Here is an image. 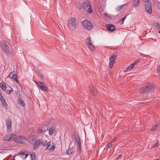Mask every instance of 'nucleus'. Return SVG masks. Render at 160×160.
I'll list each match as a JSON object with an SVG mask.
<instances>
[{
    "label": "nucleus",
    "instance_id": "1",
    "mask_svg": "<svg viewBox=\"0 0 160 160\" xmlns=\"http://www.w3.org/2000/svg\"><path fill=\"white\" fill-rule=\"evenodd\" d=\"M154 88V84L152 82L145 84L140 88L139 92L141 93L146 94L147 92H153Z\"/></svg>",
    "mask_w": 160,
    "mask_h": 160
},
{
    "label": "nucleus",
    "instance_id": "2",
    "mask_svg": "<svg viewBox=\"0 0 160 160\" xmlns=\"http://www.w3.org/2000/svg\"><path fill=\"white\" fill-rule=\"evenodd\" d=\"M1 46L4 52L8 54L12 52L11 45L8 42L2 41L1 42Z\"/></svg>",
    "mask_w": 160,
    "mask_h": 160
},
{
    "label": "nucleus",
    "instance_id": "3",
    "mask_svg": "<svg viewBox=\"0 0 160 160\" xmlns=\"http://www.w3.org/2000/svg\"><path fill=\"white\" fill-rule=\"evenodd\" d=\"M68 27L72 31L74 30L77 28V21L75 18L71 17L68 20Z\"/></svg>",
    "mask_w": 160,
    "mask_h": 160
},
{
    "label": "nucleus",
    "instance_id": "4",
    "mask_svg": "<svg viewBox=\"0 0 160 160\" xmlns=\"http://www.w3.org/2000/svg\"><path fill=\"white\" fill-rule=\"evenodd\" d=\"M82 6L85 11L88 13L92 12V8L91 4L89 2L87 1L84 2L82 4Z\"/></svg>",
    "mask_w": 160,
    "mask_h": 160
},
{
    "label": "nucleus",
    "instance_id": "5",
    "mask_svg": "<svg viewBox=\"0 0 160 160\" xmlns=\"http://www.w3.org/2000/svg\"><path fill=\"white\" fill-rule=\"evenodd\" d=\"M82 25L85 28L88 30H91L93 27L91 22L88 20H86L83 21Z\"/></svg>",
    "mask_w": 160,
    "mask_h": 160
},
{
    "label": "nucleus",
    "instance_id": "6",
    "mask_svg": "<svg viewBox=\"0 0 160 160\" xmlns=\"http://www.w3.org/2000/svg\"><path fill=\"white\" fill-rule=\"evenodd\" d=\"M26 140V138L23 136H20L18 138H15L13 139L14 141L17 142L21 143H23Z\"/></svg>",
    "mask_w": 160,
    "mask_h": 160
},
{
    "label": "nucleus",
    "instance_id": "7",
    "mask_svg": "<svg viewBox=\"0 0 160 160\" xmlns=\"http://www.w3.org/2000/svg\"><path fill=\"white\" fill-rule=\"evenodd\" d=\"M116 55L115 54H113L112 55V56L110 58L109 65V67L110 68H111L112 67L115 62V60H116Z\"/></svg>",
    "mask_w": 160,
    "mask_h": 160
},
{
    "label": "nucleus",
    "instance_id": "8",
    "mask_svg": "<svg viewBox=\"0 0 160 160\" xmlns=\"http://www.w3.org/2000/svg\"><path fill=\"white\" fill-rule=\"evenodd\" d=\"M42 139L37 140L33 145V149L35 150L37 149L41 145Z\"/></svg>",
    "mask_w": 160,
    "mask_h": 160
},
{
    "label": "nucleus",
    "instance_id": "9",
    "mask_svg": "<svg viewBox=\"0 0 160 160\" xmlns=\"http://www.w3.org/2000/svg\"><path fill=\"white\" fill-rule=\"evenodd\" d=\"M145 5V9L147 12L151 14L152 13V11L151 8V4L150 2H147Z\"/></svg>",
    "mask_w": 160,
    "mask_h": 160
},
{
    "label": "nucleus",
    "instance_id": "10",
    "mask_svg": "<svg viewBox=\"0 0 160 160\" xmlns=\"http://www.w3.org/2000/svg\"><path fill=\"white\" fill-rule=\"evenodd\" d=\"M15 136V134L14 133H12L11 135H6L4 137L3 140L6 141H10L12 138H14Z\"/></svg>",
    "mask_w": 160,
    "mask_h": 160
},
{
    "label": "nucleus",
    "instance_id": "11",
    "mask_svg": "<svg viewBox=\"0 0 160 160\" xmlns=\"http://www.w3.org/2000/svg\"><path fill=\"white\" fill-rule=\"evenodd\" d=\"M39 83L41 84L39 85L38 88L43 91H46L48 89V88L45 83L43 82H39Z\"/></svg>",
    "mask_w": 160,
    "mask_h": 160
},
{
    "label": "nucleus",
    "instance_id": "12",
    "mask_svg": "<svg viewBox=\"0 0 160 160\" xmlns=\"http://www.w3.org/2000/svg\"><path fill=\"white\" fill-rule=\"evenodd\" d=\"M74 138L76 141L77 142V145L79 149L80 150L81 149V141L80 139V138L78 135H75Z\"/></svg>",
    "mask_w": 160,
    "mask_h": 160
},
{
    "label": "nucleus",
    "instance_id": "13",
    "mask_svg": "<svg viewBox=\"0 0 160 160\" xmlns=\"http://www.w3.org/2000/svg\"><path fill=\"white\" fill-rule=\"evenodd\" d=\"M106 28L110 32H113L115 30V26L112 24H109L106 25Z\"/></svg>",
    "mask_w": 160,
    "mask_h": 160
},
{
    "label": "nucleus",
    "instance_id": "14",
    "mask_svg": "<svg viewBox=\"0 0 160 160\" xmlns=\"http://www.w3.org/2000/svg\"><path fill=\"white\" fill-rule=\"evenodd\" d=\"M28 152L27 151H25L24 152H21V153H19L18 154V156L20 155V157L22 158H25V159H26L27 157L28 156Z\"/></svg>",
    "mask_w": 160,
    "mask_h": 160
},
{
    "label": "nucleus",
    "instance_id": "15",
    "mask_svg": "<svg viewBox=\"0 0 160 160\" xmlns=\"http://www.w3.org/2000/svg\"><path fill=\"white\" fill-rule=\"evenodd\" d=\"M6 125L8 129V132H9L11 131L12 127V123L11 120L8 118L6 121Z\"/></svg>",
    "mask_w": 160,
    "mask_h": 160
},
{
    "label": "nucleus",
    "instance_id": "16",
    "mask_svg": "<svg viewBox=\"0 0 160 160\" xmlns=\"http://www.w3.org/2000/svg\"><path fill=\"white\" fill-rule=\"evenodd\" d=\"M51 143L50 141L47 142V141H43L42 140V139L41 144L43 146H44V147L45 146H47V148L46 149V150H47L49 146H50Z\"/></svg>",
    "mask_w": 160,
    "mask_h": 160
},
{
    "label": "nucleus",
    "instance_id": "17",
    "mask_svg": "<svg viewBox=\"0 0 160 160\" xmlns=\"http://www.w3.org/2000/svg\"><path fill=\"white\" fill-rule=\"evenodd\" d=\"M71 142L70 143L69 148L68 149V150L66 152V153L68 155H71V154L73 152V149L72 148V146H71Z\"/></svg>",
    "mask_w": 160,
    "mask_h": 160
},
{
    "label": "nucleus",
    "instance_id": "18",
    "mask_svg": "<svg viewBox=\"0 0 160 160\" xmlns=\"http://www.w3.org/2000/svg\"><path fill=\"white\" fill-rule=\"evenodd\" d=\"M36 138L35 136L31 135L29 137L28 140L29 142L31 144H33Z\"/></svg>",
    "mask_w": 160,
    "mask_h": 160
},
{
    "label": "nucleus",
    "instance_id": "19",
    "mask_svg": "<svg viewBox=\"0 0 160 160\" xmlns=\"http://www.w3.org/2000/svg\"><path fill=\"white\" fill-rule=\"evenodd\" d=\"M56 130V128L55 127H52L50 128L49 129V134L52 135Z\"/></svg>",
    "mask_w": 160,
    "mask_h": 160
},
{
    "label": "nucleus",
    "instance_id": "20",
    "mask_svg": "<svg viewBox=\"0 0 160 160\" xmlns=\"http://www.w3.org/2000/svg\"><path fill=\"white\" fill-rule=\"evenodd\" d=\"M0 87L3 91H5L7 88L6 84L3 82H2L1 83Z\"/></svg>",
    "mask_w": 160,
    "mask_h": 160
},
{
    "label": "nucleus",
    "instance_id": "21",
    "mask_svg": "<svg viewBox=\"0 0 160 160\" xmlns=\"http://www.w3.org/2000/svg\"><path fill=\"white\" fill-rule=\"evenodd\" d=\"M2 104L3 107L6 108V109L8 108V106L6 102V101L4 98L1 100Z\"/></svg>",
    "mask_w": 160,
    "mask_h": 160
},
{
    "label": "nucleus",
    "instance_id": "22",
    "mask_svg": "<svg viewBox=\"0 0 160 160\" xmlns=\"http://www.w3.org/2000/svg\"><path fill=\"white\" fill-rule=\"evenodd\" d=\"M18 104L22 105V106H25V103L21 99H19L18 100Z\"/></svg>",
    "mask_w": 160,
    "mask_h": 160
},
{
    "label": "nucleus",
    "instance_id": "23",
    "mask_svg": "<svg viewBox=\"0 0 160 160\" xmlns=\"http://www.w3.org/2000/svg\"><path fill=\"white\" fill-rule=\"evenodd\" d=\"M134 67L133 65L131 64L130 66H128L127 68V69L124 70V72H126L127 71H129L132 69Z\"/></svg>",
    "mask_w": 160,
    "mask_h": 160
},
{
    "label": "nucleus",
    "instance_id": "24",
    "mask_svg": "<svg viewBox=\"0 0 160 160\" xmlns=\"http://www.w3.org/2000/svg\"><path fill=\"white\" fill-rule=\"evenodd\" d=\"M48 126L47 125H44L42 128H41V132H44L45 131H47L48 130Z\"/></svg>",
    "mask_w": 160,
    "mask_h": 160
},
{
    "label": "nucleus",
    "instance_id": "25",
    "mask_svg": "<svg viewBox=\"0 0 160 160\" xmlns=\"http://www.w3.org/2000/svg\"><path fill=\"white\" fill-rule=\"evenodd\" d=\"M139 0H134L133 5L134 7H137L139 5Z\"/></svg>",
    "mask_w": 160,
    "mask_h": 160
},
{
    "label": "nucleus",
    "instance_id": "26",
    "mask_svg": "<svg viewBox=\"0 0 160 160\" xmlns=\"http://www.w3.org/2000/svg\"><path fill=\"white\" fill-rule=\"evenodd\" d=\"M87 47L90 51H93L94 50L95 48L93 44L91 45H88Z\"/></svg>",
    "mask_w": 160,
    "mask_h": 160
},
{
    "label": "nucleus",
    "instance_id": "27",
    "mask_svg": "<svg viewBox=\"0 0 160 160\" xmlns=\"http://www.w3.org/2000/svg\"><path fill=\"white\" fill-rule=\"evenodd\" d=\"M126 18V16H124L122 18L120 19L119 20V22L121 24H122L123 23L124 20Z\"/></svg>",
    "mask_w": 160,
    "mask_h": 160
},
{
    "label": "nucleus",
    "instance_id": "28",
    "mask_svg": "<svg viewBox=\"0 0 160 160\" xmlns=\"http://www.w3.org/2000/svg\"><path fill=\"white\" fill-rule=\"evenodd\" d=\"M15 72L13 71L10 73L9 75V77L10 78H12L15 76Z\"/></svg>",
    "mask_w": 160,
    "mask_h": 160
},
{
    "label": "nucleus",
    "instance_id": "29",
    "mask_svg": "<svg viewBox=\"0 0 160 160\" xmlns=\"http://www.w3.org/2000/svg\"><path fill=\"white\" fill-rule=\"evenodd\" d=\"M31 155L32 160H35L36 159V156L35 153L34 152H32V154L30 152Z\"/></svg>",
    "mask_w": 160,
    "mask_h": 160
},
{
    "label": "nucleus",
    "instance_id": "30",
    "mask_svg": "<svg viewBox=\"0 0 160 160\" xmlns=\"http://www.w3.org/2000/svg\"><path fill=\"white\" fill-rule=\"evenodd\" d=\"M92 41L90 39V38L89 37H88L86 39V41H85V43L86 45L88 44V43L90 42H91Z\"/></svg>",
    "mask_w": 160,
    "mask_h": 160
},
{
    "label": "nucleus",
    "instance_id": "31",
    "mask_svg": "<svg viewBox=\"0 0 160 160\" xmlns=\"http://www.w3.org/2000/svg\"><path fill=\"white\" fill-rule=\"evenodd\" d=\"M124 7V5H122L121 6H120L118 7L117 8V11H120L122 8Z\"/></svg>",
    "mask_w": 160,
    "mask_h": 160
},
{
    "label": "nucleus",
    "instance_id": "32",
    "mask_svg": "<svg viewBox=\"0 0 160 160\" xmlns=\"http://www.w3.org/2000/svg\"><path fill=\"white\" fill-rule=\"evenodd\" d=\"M36 72L37 74L38 75V76L40 78L42 79L43 78V76H42V74L40 72H39L38 71Z\"/></svg>",
    "mask_w": 160,
    "mask_h": 160
},
{
    "label": "nucleus",
    "instance_id": "33",
    "mask_svg": "<svg viewBox=\"0 0 160 160\" xmlns=\"http://www.w3.org/2000/svg\"><path fill=\"white\" fill-rule=\"evenodd\" d=\"M112 146V144L111 142L108 143L106 145V147L108 148H110Z\"/></svg>",
    "mask_w": 160,
    "mask_h": 160
},
{
    "label": "nucleus",
    "instance_id": "34",
    "mask_svg": "<svg viewBox=\"0 0 160 160\" xmlns=\"http://www.w3.org/2000/svg\"><path fill=\"white\" fill-rule=\"evenodd\" d=\"M158 73L159 77H160V65L158 66L157 68Z\"/></svg>",
    "mask_w": 160,
    "mask_h": 160
},
{
    "label": "nucleus",
    "instance_id": "35",
    "mask_svg": "<svg viewBox=\"0 0 160 160\" xmlns=\"http://www.w3.org/2000/svg\"><path fill=\"white\" fill-rule=\"evenodd\" d=\"M159 145V142L158 141L157 142L155 143L153 146V148H157Z\"/></svg>",
    "mask_w": 160,
    "mask_h": 160
},
{
    "label": "nucleus",
    "instance_id": "36",
    "mask_svg": "<svg viewBox=\"0 0 160 160\" xmlns=\"http://www.w3.org/2000/svg\"><path fill=\"white\" fill-rule=\"evenodd\" d=\"M13 79L15 80V81L17 83H18V82L17 79V75H15V76L13 77Z\"/></svg>",
    "mask_w": 160,
    "mask_h": 160
},
{
    "label": "nucleus",
    "instance_id": "37",
    "mask_svg": "<svg viewBox=\"0 0 160 160\" xmlns=\"http://www.w3.org/2000/svg\"><path fill=\"white\" fill-rule=\"evenodd\" d=\"M158 127H159V125H158L157 124V125H155L153 127L152 129L154 131V130H155L157 128H158Z\"/></svg>",
    "mask_w": 160,
    "mask_h": 160
},
{
    "label": "nucleus",
    "instance_id": "38",
    "mask_svg": "<svg viewBox=\"0 0 160 160\" xmlns=\"http://www.w3.org/2000/svg\"><path fill=\"white\" fill-rule=\"evenodd\" d=\"M55 148V147L54 146H51L50 147L48 148V150H50V149H53V150H54Z\"/></svg>",
    "mask_w": 160,
    "mask_h": 160
},
{
    "label": "nucleus",
    "instance_id": "39",
    "mask_svg": "<svg viewBox=\"0 0 160 160\" xmlns=\"http://www.w3.org/2000/svg\"><path fill=\"white\" fill-rule=\"evenodd\" d=\"M139 62V61L138 60L135 61L134 63H132V64L133 65V66L134 67L135 65Z\"/></svg>",
    "mask_w": 160,
    "mask_h": 160
},
{
    "label": "nucleus",
    "instance_id": "40",
    "mask_svg": "<svg viewBox=\"0 0 160 160\" xmlns=\"http://www.w3.org/2000/svg\"><path fill=\"white\" fill-rule=\"evenodd\" d=\"M8 93L9 94H11L12 93V89H11V90H8Z\"/></svg>",
    "mask_w": 160,
    "mask_h": 160
},
{
    "label": "nucleus",
    "instance_id": "41",
    "mask_svg": "<svg viewBox=\"0 0 160 160\" xmlns=\"http://www.w3.org/2000/svg\"><path fill=\"white\" fill-rule=\"evenodd\" d=\"M39 82H36V81L35 82V83H36L37 85H38V87H39V85L40 84H40V83H39Z\"/></svg>",
    "mask_w": 160,
    "mask_h": 160
},
{
    "label": "nucleus",
    "instance_id": "42",
    "mask_svg": "<svg viewBox=\"0 0 160 160\" xmlns=\"http://www.w3.org/2000/svg\"><path fill=\"white\" fill-rule=\"evenodd\" d=\"M122 154L119 155V156L118 158L117 159V160H118V159H119V158H122Z\"/></svg>",
    "mask_w": 160,
    "mask_h": 160
},
{
    "label": "nucleus",
    "instance_id": "43",
    "mask_svg": "<svg viewBox=\"0 0 160 160\" xmlns=\"http://www.w3.org/2000/svg\"><path fill=\"white\" fill-rule=\"evenodd\" d=\"M41 129L40 128H39V129H38V133H41V132H41Z\"/></svg>",
    "mask_w": 160,
    "mask_h": 160
},
{
    "label": "nucleus",
    "instance_id": "44",
    "mask_svg": "<svg viewBox=\"0 0 160 160\" xmlns=\"http://www.w3.org/2000/svg\"><path fill=\"white\" fill-rule=\"evenodd\" d=\"M92 44H93V43H92V42H90L89 43H88V44H87V46H88V45H92Z\"/></svg>",
    "mask_w": 160,
    "mask_h": 160
},
{
    "label": "nucleus",
    "instance_id": "45",
    "mask_svg": "<svg viewBox=\"0 0 160 160\" xmlns=\"http://www.w3.org/2000/svg\"><path fill=\"white\" fill-rule=\"evenodd\" d=\"M3 98L1 93H0V100H1Z\"/></svg>",
    "mask_w": 160,
    "mask_h": 160
},
{
    "label": "nucleus",
    "instance_id": "46",
    "mask_svg": "<svg viewBox=\"0 0 160 160\" xmlns=\"http://www.w3.org/2000/svg\"><path fill=\"white\" fill-rule=\"evenodd\" d=\"M15 92L17 94H18V93H19V92H18V90H15Z\"/></svg>",
    "mask_w": 160,
    "mask_h": 160
},
{
    "label": "nucleus",
    "instance_id": "47",
    "mask_svg": "<svg viewBox=\"0 0 160 160\" xmlns=\"http://www.w3.org/2000/svg\"><path fill=\"white\" fill-rule=\"evenodd\" d=\"M144 2H148V1H149V0H143Z\"/></svg>",
    "mask_w": 160,
    "mask_h": 160
},
{
    "label": "nucleus",
    "instance_id": "48",
    "mask_svg": "<svg viewBox=\"0 0 160 160\" xmlns=\"http://www.w3.org/2000/svg\"><path fill=\"white\" fill-rule=\"evenodd\" d=\"M115 141V139H114L112 141V142H114Z\"/></svg>",
    "mask_w": 160,
    "mask_h": 160
},
{
    "label": "nucleus",
    "instance_id": "49",
    "mask_svg": "<svg viewBox=\"0 0 160 160\" xmlns=\"http://www.w3.org/2000/svg\"><path fill=\"white\" fill-rule=\"evenodd\" d=\"M158 33H160V30H159L158 31Z\"/></svg>",
    "mask_w": 160,
    "mask_h": 160
},
{
    "label": "nucleus",
    "instance_id": "50",
    "mask_svg": "<svg viewBox=\"0 0 160 160\" xmlns=\"http://www.w3.org/2000/svg\"><path fill=\"white\" fill-rule=\"evenodd\" d=\"M94 93H95V92H94Z\"/></svg>",
    "mask_w": 160,
    "mask_h": 160
}]
</instances>
